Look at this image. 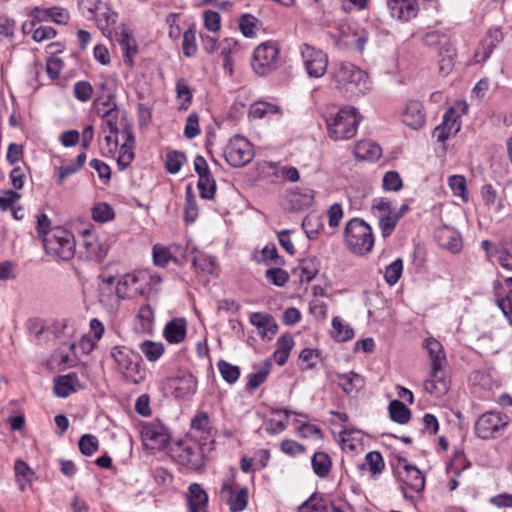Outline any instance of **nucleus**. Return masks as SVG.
<instances>
[{
  "label": "nucleus",
  "instance_id": "62",
  "mask_svg": "<svg viewBox=\"0 0 512 512\" xmlns=\"http://www.w3.org/2000/svg\"><path fill=\"white\" fill-rule=\"evenodd\" d=\"M279 108L267 102H256L251 106L250 115L254 118H263L267 114L277 113Z\"/></svg>",
  "mask_w": 512,
  "mask_h": 512
},
{
  "label": "nucleus",
  "instance_id": "7",
  "mask_svg": "<svg viewBox=\"0 0 512 512\" xmlns=\"http://www.w3.org/2000/svg\"><path fill=\"white\" fill-rule=\"evenodd\" d=\"M278 59V44L273 41L263 42L253 52L252 68L258 75H267L278 67Z\"/></svg>",
  "mask_w": 512,
  "mask_h": 512
},
{
  "label": "nucleus",
  "instance_id": "64",
  "mask_svg": "<svg viewBox=\"0 0 512 512\" xmlns=\"http://www.w3.org/2000/svg\"><path fill=\"white\" fill-rule=\"evenodd\" d=\"M403 186L402 179L398 172L388 171L383 177V188L386 191H399Z\"/></svg>",
  "mask_w": 512,
  "mask_h": 512
},
{
  "label": "nucleus",
  "instance_id": "40",
  "mask_svg": "<svg viewBox=\"0 0 512 512\" xmlns=\"http://www.w3.org/2000/svg\"><path fill=\"white\" fill-rule=\"evenodd\" d=\"M176 95L181 101L179 110H187L192 101V91L186 79L180 78L176 82Z\"/></svg>",
  "mask_w": 512,
  "mask_h": 512
},
{
  "label": "nucleus",
  "instance_id": "43",
  "mask_svg": "<svg viewBox=\"0 0 512 512\" xmlns=\"http://www.w3.org/2000/svg\"><path fill=\"white\" fill-rule=\"evenodd\" d=\"M185 162L186 156L181 151L171 150L166 153L165 167L171 174L178 173Z\"/></svg>",
  "mask_w": 512,
  "mask_h": 512
},
{
  "label": "nucleus",
  "instance_id": "42",
  "mask_svg": "<svg viewBox=\"0 0 512 512\" xmlns=\"http://www.w3.org/2000/svg\"><path fill=\"white\" fill-rule=\"evenodd\" d=\"M333 337L340 342H346L354 337V331L349 325H345L340 317L332 319Z\"/></svg>",
  "mask_w": 512,
  "mask_h": 512
},
{
  "label": "nucleus",
  "instance_id": "49",
  "mask_svg": "<svg viewBox=\"0 0 512 512\" xmlns=\"http://www.w3.org/2000/svg\"><path fill=\"white\" fill-rule=\"evenodd\" d=\"M118 111L116 108H109L102 117L101 124V134H106L107 132H119L118 126Z\"/></svg>",
  "mask_w": 512,
  "mask_h": 512
},
{
  "label": "nucleus",
  "instance_id": "15",
  "mask_svg": "<svg viewBox=\"0 0 512 512\" xmlns=\"http://www.w3.org/2000/svg\"><path fill=\"white\" fill-rule=\"evenodd\" d=\"M457 118L458 116L454 109H448L443 116L442 123L434 129L433 137H435L438 142H445L451 136L456 135L461 127Z\"/></svg>",
  "mask_w": 512,
  "mask_h": 512
},
{
  "label": "nucleus",
  "instance_id": "9",
  "mask_svg": "<svg viewBox=\"0 0 512 512\" xmlns=\"http://www.w3.org/2000/svg\"><path fill=\"white\" fill-rule=\"evenodd\" d=\"M251 144L244 137L236 135L231 138L224 150L227 163L233 167H243L253 158Z\"/></svg>",
  "mask_w": 512,
  "mask_h": 512
},
{
  "label": "nucleus",
  "instance_id": "52",
  "mask_svg": "<svg viewBox=\"0 0 512 512\" xmlns=\"http://www.w3.org/2000/svg\"><path fill=\"white\" fill-rule=\"evenodd\" d=\"M118 133L119 132H113L106 134H103V142L100 141V148L102 155L104 156H112L118 149ZM102 134L100 133V138Z\"/></svg>",
  "mask_w": 512,
  "mask_h": 512
},
{
  "label": "nucleus",
  "instance_id": "54",
  "mask_svg": "<svg viewBox=\"0 0 512 512\" xmlns=\"http://www.w3.org/2000/svg\"><path fill=\"white\" fill-rule=\"evenodd\" d=\"M265 278L277 287H283L289 281V274L280 267L269 268L265 272Z\"/></svg>",
  "mask_w": 512,
  "mask_h": 512
},
{
  "label": "nucleus",
  "instance_id": "1",
  "mask_svg": "<svg viewBox=\"0 0 512 512\" xmlns=\"http://www.w3.org/2000/svg\"><path fill=\"white\" fill-rule=\"evenodd\" d=\"M333 78L339 89L352 95H363L371 88L367 73L350 62L337 64Z\"/></svg>",
  "mask_w": 512,
  "mask_h": 512
},
{
  "label": "nucleus",
  "instance_id": "35",
  "mask_svg": "<svg viewBox=\"0 0 512 512\" xmlns=\"http://www.w3.org/2000/svg\"><path fill=\"white\" fill-rule=\"evenodd\" d=\"M139 349L149 362L159 360L165 351V347L161 342H154L152 340L143 341Z\"/></svg>",
  "mask_w": 512,
  "mask_h": 512
},
{
  "label": "nucleus",
  "instance_id": "37",
  "mask_svg": "<svg viewBox=\"0 0 512 512\" xmlns=\"http://www.w3.org/2000/svg\"><path fill=\"white\" fill-rule=\"evenodd\" d=\"M314 191L309 188L296 190L291 194L290 202L296 209H304L312 205Z\"/></svg>",
  "mask_w": 512,
  "mask_h": 512
},
{
  "label": "nucleus",
  "instance_id": "5",
  "mask_svg": "<svg viewBox=\"0 0 512 512\" xmlns=\"http://www.w3.org/2000/svg\"><path fill=\"white\" fill-rule=\"evenodd\" d=\"M331 37L340 48L354 47L363 51L369 34L364 28H358L356 23L347 20L339 21L335 31L330 32Z\"/></svg>",
  "mask_w": 512,
  "mask_h": 512
},
{
  "label": "nucleus",
  "instance_id": "44",
  "mask_svg": "<svg viewBox=\"0 0 512 512\" xmlns=\"http://www.w3.org/2000/svg\"><path fill=\"white\" fill-rule=\"evenodd\" d=\"M448 184L455 196L460 197L464 202L468 201V189L464 176L452 175L448 179Z\"/></svg>",
  "mask_w": 512,
  "mask_h": 512
},
{
  "label": "nucleus",
  "instance_id": "4",
  "mask_svg": "<svg viewBox=\"0 0 512 512\" xmlns=\"http://www.w3.org/2000/svg\"><path fill=\"white\" fill-rule=\"evenodd\" d=\"M43 246L46 254L54 257L56 260L69 261L75 255L74 236L70 231L62 227L51 229V232L44 238Z\"/></svg>",
  "mask_w": 512,
  "mask_h": 512
},
{
  "label": "nucleus",
  "instance_id": "3",
  "mask_svg": "<svg viewBox=\"0 0 512 512\" xmlns=\"http://www.w3.org/2000/svg\"><path fill=\"white\" fill-rule=\"evenodd\" d=\"M344 241L354 254L363 256L369 253L374 245L372 228L362 219L353 218L345 226Z\"/></svg>",
  "mask_w": 512,
  "mask_h": 512
},
{
  "label": "nucleus",
  "instance_id": "53",
  "mask_svg": "<svg viewBox=\"0 0 512 512\" xmlns=\"http://www.w3.org/2000/svg\"><path fill=\"white\" fill-rule=\"evenodd\" d=\"M197 187L200 192V197L203 199L211 200L215 196L216 182L213 177L199 176Z\"/></svg>",
  "mask_w": 512,
  "mask_h": 512
},
{
  "label": "nucleus",
  "instance_id": "59",
  "mask_svg": "<svg viewBox=\"0 0 512 512\" xmlns=\"http://www.w3.org/2000/svg\"><path fill=\"white\" fill-rule=\"evenodd\" d=\"M98 448L99 442L94 435L85 434L79 440V450L85 456H91Z\"/></svg>",
  "mask_w": 512,
  "mask_h": 512
},
{
  "label": "nucleus",
  "instance_id": "60",
  "mask_svg": "<svg viewBox=\"0 0 512 512\" xmlns=\"http://www.w3.org/2000/svg\"><path fill=\"white\" fill-rule=\"evenodd\" d=\"M261 254H262V258H263L262 261L266 265L273 264V265L281 266V265H284V263H285L284 258L278 254V251H277V248L275 245L265 246L262 249Z\"/></svg>",
  "mask_w": 512,
  "mask_h": 512
},
{
  "label": "nucleus",
  "instance_id": "33",
  "mask_svg": "<svg viewBox=\"0 0 512 512\" xmlns=\"http://www.w3.org/2000/svg\"><path fill=\"white\" fill-rule=\"evenodd\" d=\"M388 410L391 420L398 424H407L411 418L410 409L399 400H392L389 403Z\"/></svg>",
  "mask_w": 512,
  "mask_h": 512
},
{
  "label": "nucleus",
  "instance_id": "28",
  "mask_svg": "<svg viewBox=\"0 0 512 512\" xmlns=\"http://www.w3.org/2000/svg\"><path fill=\"white\" fill-rule=\"evenodd\" d=\"M191 429L195 432L201 433L204 440L212 436L213 427L211 425L209 414L205 411H198L191 419Z\"/></svg>",
  "mask_w": 512,
  "mask_h": 512
},
{
  "label": "nucleus",
  "instance_id": "13",
  "mask_svg": "<svg viewBox=\"0 0 512 512\" xmlns=\"http://www.w3.org/2000/svg\"><path fill=\"white\" fill-rule=\"evenodd\" d=\"M402 122L413 130L420 129L425 123V109L418 100H410L405 105L402 113Z\"/></svg>",
  "mask_w": 512,
  "mask_h": 512
},
{
  "label": "nucleus",
  "instance_id": "21",
  "mask_svg": "<svg viewBox=\"0 0 512 512\" xmlns=\"http://www.w3.org/2000/svg\"><path fill=\"white\" fill-rule=\"evenodd\" d=\"M143 293L139 278L135 274L124 275L116 285V295L119 299H131Z\"/></svg>",
  "mask_w": 512,
  "mask_h": 512
},
{
  "label": "nucleus",
  "instance_id": "23",
  "mask_svg": "<svg viewBox=\"0 0 512 512\" xmlns=\"http://www.w3.org/2000/svg\"><path fill=\"white\" fill-rule=\"evenodd\" d=\"M502 33L500 30L495 29L490 31L489 34L482 40L480 47L474 54L475 63L485 62L492 54L493 49L498 43L502 41Z\"/></svg>",
  "mask_w": 512,
  "mask_h": 512
},
{
  "label": "nucleus",
  "instance_id": "29",
  "mask_svg": "<svg viewBox=\"0 0 512 512\" xmlns=\"http://www.w3.org/2000/svg\"><path fill=\"white\" fill-rule=\"evenodd\" d=\"M439 57V69L443 74L447 75L452 70L456 58L455 49L448 39H445L440 47Z\"/></svg>",
  "mask_w": 512,
  "mask_h": 512
},
{
  "label": "nucleus",
  "instance_id": "6",
  "mask_svg": "<svg viewBox=\"0 0 512 512\" xmlns=\"http://www.w3.org/2000/svg\"><path fill=\"white\" fill-rule=\"evenodd\" d=\"M509 424V417L496 411L483 413L475 422L474 430L477 437L490 440L500 437Z\"/></svg>",
  "mask_w": 512,
  "mask_h": 512
},
{
  "label": "nucleus",
  "instance_id": "47",
  "mask_svg": "<svg viewBox=\"0 0 512 512\" xmlns=\"http://www.w3.org/2000/svg\"><path fill=\"white\" fill-rule=\"evenodd\" d=\"M182 51L186 57H193L197 52L196 29L189 27L183 34Z\"/></svg>",
  "mask_w": 512,
  "mask_h": 512
},
{
  "label": "nucleus",
  "instance_id": "36",
  "mask_svg": "<svg viewBox=\"0 0 512 512\" xmlns=\"http://www.w3.org/2000/svg\"><path fill=\"white\" fill-rule=\"evenodd\" d=\"M338 385L346 394H352L357 391L363 384V379L360 375L350 372L347 374L338 375Z\"/></svg>",
  "mask_w": 512,
  "mask_h": 512
},
{
  "label": "nucleus",
  "instance_id": "41",
  "mask_svg": "<svg viewBox=\"0 0 512 512\" xmlns=\"http://www.w3.org/2000/svg\"><path fill=\"white\" fill-rule=\"evenodd\" d=\"M425 348L427 349L428 354L430 356L431 365H434L437 363L442 365L443 362L446 361L445 353L443 351V346L438 340H436L434 338L426 339Z\"/></svg>",
  "mask_w": 512,
  "mask_h": 512
},
{
  "label": "nucleus",
  "instance_id": "2",
  "mask_svg": "<svg viewBox=\"0 0 512 512\" xmlns=\"http://www.w3.org/2000/svg\"><path fill=\"white\" fill-rule=\"evenodd\" d=\"M360 116L353 107H343L326 116V126L331 139L348 140L356 135Z\"/></svg>",
  "mask_w": 512,
  "mask_h": 512
},
{
  "label": "nucleus",
  "instance_id": "46",
  "mask_svg": "<svg viewBox=\"0 0 512 512\" xmlns=\"http://www.w3.org/2000/svg\"><path fill=\"white\" fill-rule=\"evenodd\" d=\"M217 367L222 378L228 384H234L240 377V368L236 365H232L231 363L225 360H220L217 363Z\"/></svg>",
  "mask_w": 512,
  "mask_h": 512
},
{
  "label": "nucleus",
  "instance_id": "32",
  "mask_svg": "<svg viewBox=\"0 0 512 512\" xmlns=\"http://www.w3.org/2000/svg\"><path fill=\"white\" fill-rule=\"evenodd\" d=\"M250 323L259 329H263V334L270 333L274 335L278 326L272 316L266 313L254 312L250 315Z\"/></svg>",
  "mask_w": 512,
  "mask_h": 512
},
{
  "label": "nucleus",
  "instance_id": "16",
  "mask_svg": "<svg viewBox=\"0 0 512 512\" xmlns=\"http://www.w3.org/2000/svg\"><path fill=\"white\" fill-rule=\"evenodd\" d=\"M387 6L394 18L404 22L415 18L419 12L417 0H388Z\"/></svg>",
  "mask_w": 512,
  "mask_h": 512
},
{
  "label": "nucleus",
  "instance_id": "51",
  "mask_svg": "<svg viewBox=\"0 0 512 512\" xmlns=\"http://www.w3.org/2000/svg\"><path fill=\"white\" fill-rule=\"evenodd\" d=\"M402 272L403 261L401 258H398L386 267L384 272V279L390 286H393L400 279Z\"/></svg>",
  "mask_w": 512,
  "mask_h": 512
},
{
  "label": "nucleus",
  "instance_id": "56",
  "mask_svg": "<svg viewBox=\"0 0 512 512\" xmlns=\"http://www.w3.org/2000/svg\"><path fill=\"white\" fill-rule=\"evenodd\" d=\"M134 147L131 144H122L119 149V156L117 158V166L120 171H124L134 160Z\"/></svg>",
  "mask_w": 512,
  "mask_h": 512
},
{
  "label": "nucleus",
  "instance_id": "18",
  "mask_svg": "<svg viewBox=\"0 0 512 512\" xmlns=\"http://www.w3.org/2000/svg\"><path fill=\"white\" fill-rule=\"evenodd\" d=\"M144 440L152 442V447H165L169 442L167 428L159 422L144 425L141 431Z\"/></svg>",
  "mask_w": 512,
  "mask_h": 512
},
{
  "label": "nucleus",
  "instance_id": "17",
  "mask_svg": "<svg viewBox=\"0 0 512 512\" xmlns=\"http://www.w3.org/2000/svg\"><path fill=\"white\" fill-rule=\"evenodd\" d=\"M170 386L178 398H187L193 395L197 389V379L188 372H184L170 379Z\"/></svg>",
  "mask_w": 512,
  "mask_h": 512
},
{
  "label": "nucleus",
  "instance_id": "24",
  "mask_svg": "<svg viewBox=\"0 0 512 512\" xmlns=\"http://www.w3.org/2000/svg\"><path fill=\"white\" fill-rule=\"evenodd\" d=\"M218 50L220 57L223 60L224 70L231 76L233 74V55L237 54L240 50L239 43L233 38H225L219 42Z\"/></svg>",
  "mask_w": 512,
  "mask_h": 512
},
{
  "label": "nucleus",
  "instance_id": "12",
  "mask_svg": "<svg viewBox=\"0 0 512 512\" xmlns=\"http://www.w3.org/2000/svg\"><path fill=\"white\" fill-rule=\"evenodd\" d=\"M432 371L429 379L424 382L425 390L437 397L445 395L450 387L449 379L444 375L442 371V365L434 364L431 365Z\"/></svg>",
  "mask_w": 512,
  "mask_h": 512
},
{
  "label": "nucleus",
  "instance_id": "55",
  "mask_svg": "<svg viewBox=\"0 0 512 512\" xmlns=\"http://www.w3.org/2000/svg\"><path fill=\"white\" fill-rule=\"evenodd\" d=\"M270 372V364L267 363L264 367L255 373L248 375V381L246 383V390L253 391L260 387L265 381Z\"/></svg>",
  "mask_w": 512,
  "mask_h": 512
},
{
  "label": "nucleus",
  "instance_id": "34",
  "mask_svg": "<svg viewBox=\"0 0 512 512\" xmlns=\"http://www.w3.org/2000/svg\"><path fill=\"white\" fill-rule=\"evenodd\" d=\"M313 472L320 478L326 477L332 467L331 458L325 452L314 453L311 460Z\"/></svg>",
  "mask_w": 512,
  "mask_h": 512
},
{
  "label": "nucleus",
  "instance_id": "63",
  "mask_svg": "<svg viewBox=\"0 0 512 512\" xmlns=\"http://www.w3.org/2000/svg\"><path fill=\"white\" fill-rule=\"evenodd\" d=\"M74 97L81 101H88L93 94V87L88 81H77L73 87Z\"/></svg>",
  "mask_w": 512,
  "mask_h": 512
},
{
  "label": "nucleus",
  "instance_id": "14",
  "mask_svg": "<svg viewBox=\"0 0 512 512\" xmlns=\"http://www.w3.org/2000/svg\"><path fill=\"white\" fill-rule=\"evenodd\" d=\"M82 246L85 249V257L89 260L101 261L107 255L109 245L93 235L89 230L83 232Z\"/></svg>",
  "mask_w": 512,
  "mask_h": 512
},
{
  "label": "nucleus",
  "instance_id": "27",
  "mask_svg": "<svg viewBox=\"0 0 512 512\" xmlns=\"http://www.w3.org/2000/svg\"><path fill=\"white\" fill-rule=\"evenodd\" d=\"M31 15L33 17V23L35 21L42 22L47 19H51L57 24H66L69 19L67 11L59 7H52L47 9L36 7L33 9Z\"/></svg>",
  "mask_w": 512,
  "mask_h": 512
},
{
  "label": "nucleus",
  "instance_id": "22",
  "mask_svg": "<svg viewBox=\"0 0 512 512\" xmlns=\"http://www.w3.org/2000/svg\"><path fill=\"white\" fill-rule=\"evenodd\" d=\"M187 322L184 318H174L169 321L163 330V336L171 344H179L185 340Z\"/></svg>",
  "mask_w": 512,
  "mask_h": 512
},
{
  "label": "nucleus",
  "instance_id": "39",
  "mask_svg": "<svg viewBox=\"0 0 512 512\" xmlns=\"http://www.w3.org/2000/svg\"><path fill=\"white\" fill-rule=\"evenodd\" d=\"M91 216L94 221L105 223L114 219L115 212L108 203L99 202L92 207Z\"/></svg>",
  "mask_w": 512,
  "mask_h": 512
},
{
  "label": "nucleus",
  "instance_id": "50",
  "mask_svg": "<svg viewBox=\"0 0 512 512\" xmlns=\"http://www.w3.org/2000/svg\"><path fill=\"white\" fill-rule=\"evenodd\" d=\"M231 512H240L244 510L248 503V489L241 488L237 493L230 495L227 499Z\"/></svg>",
  "mask_w": 512,
  "mask_h": 512
},
{
  "label": "nucleus",
  "instance_id": "10",
  "mask_svg": "<svg viewBox=\"0 0 512 512\" xmlns=\"http://www.w3.org/2000/svg\"><path fill=\"white\" fill-rule=\"evenodd\" d=\"M300 52L305 70L310 77L320 78L326 73L328 56L324 51L304 43L300 47Z\"/></svg>",
  "mask_w": 512,
  "mask_h": 512
},
{
  "label": "nucleus",
  "instance_id": "25",
  "mask_svg": "<svg viewBox=\"0 0 512 512\" xmlns=\"http://www.w3.org/2000/svg\"><path fill=\"white\" fill-rule=\"evenodd\" d=\"M187 501L190 512H206L208 495L198 483H192L188 488Z\"/></svg>",
  "mask_w": 512,
  "mask_h": 512
},
{
  "label": "nucleus",
  "instance_id": "38",
  "mask_svg": "<svg viewBox=\"0 0 512 512\" xmlns=\"http://www.w3.org/2000/svg\"><path fill=\"white\" fill-rule=\"evenodd\" d=\"M261 22L251 14H244L239 19V29L242 34L247 38H252L256 35Z\"/></svg>",
  "mask_w": 512,
  "mask_h": 512
},
{
  "label": "nucleus",
  "instance_id": "58",
  "mask_svg": "<svg viewBox=\"0 0 512 512\" xmlns=\"http://www.w3.org/2000/svg\"><path fill=\"white\" fill-rule=\"evenodd\" d=\"M399 219L400 215H393V213L380 216L379 227L383 237H388L392 234Z\"/></svg>",
  "mask_w": 512,
  "mask_h": 512
},
{
  "label": "nucleus",
  "instance_id": "11",
  "mask_svg": "<svg viewBox=\"0 0 512 512\" xmlns=\"http://www.w3.org/2000/svg\"><path fill=\"white\" fill-rule=\"evenodd\" d=\"M397 476L403 490L406 488L414 492H421L425 486V478L421 471L408 463L405 458H398Z\"/></svg>",
  "mask_w": 512,
  "mask_h": 512
},
{
  "label": "nucleus",
  "instance_id": "45",
  "mask_svg": "<svg viewBox=\"0 0 512 512\" xmlns=\"http://www.w3.org/2000/svg\"><path fill=\"white\" fill-rule=\"evenodd\" d=\"M328 506L324 503V499L317 493L312 494L300 506L299 512H327Z\"/></svg>",
  "mask_w": 512,
  "mask_h": 512
},
{
  "label": "nucleus",
  "instance_id": "30",
  "mask_svg": "<svg viewBox=\"0 0 512 512\" xmlns=\"http://www.w3.org/2000/svg\"><path fill=\"white\" fill-rule=\"evenodd\" d=\"M381 153V147L371 141H359L355 146V156L362 160H378Z\"/></svg>",
  "mask_w": 512,
  "mask_h": 512
},
{
  "label": "nucleus",
  "instance_id": "20",
  "mask_svg": "<svg viewBox=\"0 0 512 512\" xmlns=\"http://www.w3.org/2000/svg\"><path fill=\"white\" fill-rule=\"evenodd\" d=\"M80 389H83V385L75 372L58 376L54 380V392L58 397L66 398Z\"/></svg>",
  "mask_w": 512,
  "mask_h": 512
},
{
  "label": "nucleus",
  "instance_id": "26",
  "mask_svg": "<svg viewBox=\"0 0 512 512\" xmlns=\"http://www.w3.org/2000/svg\"><path fill=\"white\" fill-rule=\"evenodd\" d=\"M178 450L179 454L177 457L181 465L192 469H196L200 465L201 453L196 445L192 446L184 442H179Z\"/></svg>",
  "mask_w": 512,
  "mask_h": 512
},
{
  "label": "nucleus",
  "instance_id": "8",
  "mask_svg": "<svg viewBox=\"0 0 512 512\" xmlns=\"http://www.w3.org/2000/svg\"><path fill=\"white\" fill-rule=\"evenodd\" d=\"M111 357L127 381L137 384L143 379L139 363L133 360L132 350L125 346H115Z\"/></svg>",
  "mask_w": 512,
  "mask_h": 512
},
{
  "label": "nucleus",
  "instance_id": "61",
  "mask_svg": "<svg viewBox=\"0 0 512 512\" xmlns=\"http://www.w3.org/2000/svg\"><path fill=\"white\" fill-rule=\"evenodd\" d=\"M366 464L372 474H379L383 471L385 463L382 455L378 451H371L365 456Z\"/></svg>",
  "mask_w": 512,
  "mask_h": 512
},
{
  "label": "nucleus",
  "instance_id": "57",
  "mask_svg": "<svg viewBox=\"0 0 512 512\" xmlns=\"http://www.w3.org/2000/svg\"><path fill=\"white\" fill-rule=\"evenodd\" d=\"M170 260L177 262V259L172 257L168 248L156 244L153 246V261L159 267H165Z\"/></svg>",
  "mask_w": 512,
  "mask_h": 512
},
{
  "label": "nucleus",
  "instance_id": "19",
  "mask_svg": "<svg viewBox=\"0 0 512 512\" xmlns=\"http://www.w3.org/2000/svg\"><path fill=\"white\" fill-rule=\"evenodd\" d=\"M115 36L123 51L125 64L132 66V57L137 53L138 47L131 30L122 25L119 27V31L115 33Z\"/></svg>",
  "mask_w": 512,
  "mask_h": 512
},
{
  "label": "nucleus",
  "instance_id": "31",
  "mask_svg": "<svg viewBox=\"0 0 512 512\" xmlns=\"http://www.w3.org/2000/svg\"><path fill=\"white\" fill-rule=\"evenodd\" d=\"M435 237L441 246L452 252H457L461 248V242L456 233L447 227L438 229L435 233Z\"/></svg>",
  "mask_w": 512,
  "mask_h": 512
},
{
  "label": "nucleus",
  "instance_id": "48",
  "mask_svg": "<svg viewBox=\"0 0 512 512\" xmlns=\"http://www.w3.org/2000/svg\"><path fill=\"white\" fill-rule=\"evenodd\" d=\"M95 14L97 25L103 32L116 24L117 14L106 6H101V10Z\"/></svg>",
  "mask_w": 512,
  "mask_h": 512
}]
</instances>
